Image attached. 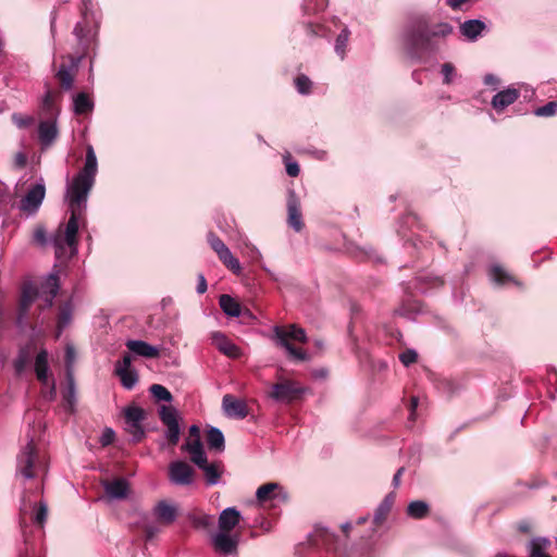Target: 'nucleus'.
I'll list each match as a JSON object with an SVG mask.
<instances>
[{
    "label": "nucleus",
    "mask_w": 557,
    "mask_h": 557,
    "mask_svg": "<svg viewBox=\"0 0 557 557\" xmlns=\"http://www.w3.org/2000/svg\"><path fill=\"white\" fill-rule=\"evenodd\" d=\"M453 33L448 23H438L433 27L423 15L408 18L401 26L398 40L406 55L414 61H422L426 57L440 51L438 39Z\"/></svg>",
    "instance_id": "f257e3e1"
},
{
    "label": "nucleus",
    "mask_w": 557,
    "mask_h": 557,
    "mask_svg": "<svg viewBox=\"0 0 557 557\" xmlns=\"http://www.w3.org/2000/svg\"><path fill=\"white\" fill-rule=\"evenodd\" d=\"M98 162L92 146L86 148L84 166L66 185L65 198L70 209L85 211L88 196L96 183Z\"/></svg>",
    "instance_id": "f03ea898"
},
{
    "label": "nucleus",
    "mask_w": 557,
    "mask_h": 557,
    "mask_svg": "<svg viewBox=\"0 0 557 557\" xmlns=\"http://www.w3.org/2000/svg\"><path fill=\"white\" fill-rule=\"evenodd\" d=\"M82 21L74 27V35L77 38L84 53H87L91 45L96 42L100 18L94 10L91 0H82Z\"/></svg>",
    "instance_id": "7ed1b4c3"
},
{
    "label": "nucleus",
    "mask_w": 557,
    "mask_h": 557,
    "mask_svg": "<svg viewBox=\"0 0 557 557\" xmlns=\"http://www.w3.org/2000/svg\"><path fill=\"white\" fill-rule=\"evenodd\" d=\"M274 338L276 341V344L281 347L285 348L288 355L298 360V361H306L308 360V355L306 351L296 348L290 341L299 342V343H306L307 342V335L302 327H299L295 324L289 325L287 329L282 326H275L274 330Z\"/></svg>",
    "instance_id": "20e7f679"
},
{
    "label": "nucleus",
    "mask_w": 557,
    "mask_h": 557,
    "mask_svg": "<svg viewBox=\"0 0 557 557\" xmlns=\"http://www.w3.org/2000/svg\"><path fill=\"white\" fill-rule=\"evenodd\" d=\"M309 541L313 546L323 547L327 553L326 557H351V552H349L346 545L342 543L341 539L326 527H317L310 535Z\"/></svg>",
    "instance_id": "39448f33"
},
{
    "label": "nucleus",
    "mask_w": 557,
    "mask_h": 557,
    "mask_svg": "<svg viewBox=\"0 0 557 557\" xmlns=\"http://www.w3.org/2000/svg\"><path fill=\"white\" fill-rule=\"evenodd\" d=\"M70 211L71 215L65 225V230L61 231L60 228L51 238L57 255H59L65 245L71 248L72 253H76L77 251L78 219L84 211L73 209H70Z\"/></svg>",
    "instance_id": "423d86ee"
},
{
    "label": "nucleus",
    "mask_w": 557,
    "mask_h": 557,
    "mask_svg": "<svg viewBox=\"0 0 557 557\" xmlns=\"http://www.w3.org/2000/svg\"><path fill=\"white\" fill-rule=\"evenodd\" d=\"M125 431L132 436L133 443L141 442L146 436L143 422L146 419V411L135 405L124 408Z\"/></svg>",
    "instance_id": "0eeeda50"
},
{
    "label": "nucleus",
    "mask_w": 557,
    "mask_h": 557,
    "mask_svg": "<svg viewBox=\"0 0 557 557\" xmlns=\"http://www.w3.org/2000/svg\"><path fill=\"white\" fill-rule=\"evenodd\" d=\"M39 465V456L37 448L34 444V438L29 437L27 444L22 448L21 453L17 456V467L16 471L24 479L30 480L34 479L35 468Z\"/></svg>",
    "instance_id": "6e6552de"
},
{
    "label": "nucleus",
    "mask_w": 557,
    "mask_h": 557,
    "mask_svg": "<svg viewBox=\"0 0 557 557\" xmlns=\"http://www.w3.org/2000/svg\"><path fill=\"white\" fill-rule=\"evenodd\" d=\"M158 414L162 424L166 426V431L164 433L165 438L171 446H176L181 435L177 409L173 406L162 405L158 409Z\"/></svg>",
    "instance_id": "1a4fd4ad"
},
{
    "label": "nucleus",
    "mask_w": 557,
    "mask_h": 557,
    "mask_svg": "<svg viewBox=\"0 0 557 557\" xmlns=\"http://www.w3.org/2000/svg\"><path fill=\"white\" fill-rule=\"evenodd\" d=\"M46 196V186L42 180L33 185L26 195L21 199L18 209L26 213L27 216L35 215Z\"/></svg>",
    "instance_id": "9d476101"
},
{
    "label": "nucleus",
    "mask_w": 557,
    "mask_h": 557,
    "mask_svg": "<svg viewBox=\"0 0 557 557\" xmlns=\"http://www.w3.org/2000/svg\"><path fill=\"white\" fill-rule=\"evenodd\" d=\"M208 243L212 250L218 255L220 261L234 274H239L242 271L240 263L237 258L231 252L228 247L214 233L208 234Z\"/></svg>",
    "instance_id": "9b49d317"
},
{
    "label": "nucleus",
    "mask_w": 557,
    "mask_h": 557,
    "mask_svg": "<svg viewBox=\"0 0 557 557\" xmlns=\"http://www.w3.org/2000/svg\"><path fill=\"white\" fill-rule=\"evenodd\" d=\"M305 389L295 381L284 380L272 386L270 396L278 403L290 404L301 397Z\"/></svg>",
    "instance_id": "f8f14e48"
},
{
    "label": "nucleus",
    "mask_w": 557,
    "mask_h": 557,
    "mask_svg": "<svg viewBox=\"0 0 557 557\" xmlns=\"http://www.w3.org/2000/svg\"><path fill=\"white\" fill-rule=\"evenodd\" d=\"M195 470L183 460H175L169 465V480L177 486H188L195 481Z\"/></svg>",
    "instance_id": "ddd939ff"
},
{
    "label": "nucleus",
    "mask_w": 557,
    "mask_h": 557,
    "mask_svg": "<svg viewBox=\"0 0 557 557\" xmlns=\"http://www.w3.org/2000/svg\"><path fill=\"white\" fill-rule=\"evenodd\" d=\"M256 497L260 504L267 502L286 503L288 493L278 483L269 482L258 487Z\"/></svg>",
    "instance_id": "4468645a"
},
{
    "label": "nucleus",
    "mask_w": 557,
    "mask_h": 557,
    "mask_svg": "<svg viewBox=\"0 0 557 557\" xmlns=\"http://www.w3.org/2000/svg\"><path fill=\"white\" fill-rule=\"evenodd\" d=\"M287 224L297 233L301 232L305 226L302 221L300 200L293 189L288 191L287 196Z\"/></svg>",
    "instance_id": "2eb2a0df"
},
{
    "label": "nucleus",
    "mask_w": 557,
    "mask_h": 557,
    "mask_svg": "<svg viewBox=\"0 0 557 557\" xmlns=\"http://www.w3.org/2000/svg\"><path fill=\"white\" fill-rule=\"evenodd\" d=\"M212 545L216 552L223 555H234L237 553L239 537L230 532L219 531L212 534Z\"/></svg>",
    "instance_id": "dca6fc26"
},
{
    "label": "nucleus",
    "mask_w": 557,
    "mask_h": 557,
    "mask_svg": "<svg viewBox=\"0 0 557 557\" xmlns=\"http://www.w3.org/2000/svg\"><path fill=\"white\" fill-rule=\"evenodd\" d=\"M222 409L226 417L232 419H245L249 411L245 400L236 398L231 394H226L222 398Z\"/></svg>",
    "instance_id": "f3484780"
},
{
    "label": "nucleus",
    "mask_w": 557,
    "mask_h": 557,
    "mask_svg": "<svg viewBox=\"0 0 557 557\" xmlns=\"http://www.w3.org/2000/svg\"><path fill=\"white\" fill-rule=\"evenodd\" d=\"M520 97V91L513 87H507L498 91L492 98L491 106L496 112H503L510 104L515 103Z\"/></svg>",
    "instance_id": "a211bd4d"
},
{
    "label": "nucleus",
    "mask_w": 557,
    "mask_h": 557,
    "mask_svg": "<svg viewBox=\"0 0 557 557\" xmlns=\"http://www.w3.org/2000/svg\"><path fill=\"white\" fill-rule=\"evenodd\" d=\"M460 34L469 41H475L487 30V25L479 18L467 20L459 26Z\"/></svg>",
    "instance_id": "6ab92c4d"
},
{
    "label": "nucleus",
    "mask_w": 557,
    "mask_h": 557,
    "mask_svg": "<svg viewBox=\"0 0 557 557\" xmlns=\"http://www.w3.org/2000/svg\"><path fill=\"white\" fill-rule=\"evenodd\" d=\"M242 520V513L235 507H227L219 515V531L231 532Z\"/></svg>",
    "instance_id": "aec40b11"
},
{
    "label": "nucleus",
    "mask_w": 557,
    "mask_h": 557,
    "mask_svg": "<svg viewBox=\"0 0 557 557\" xmlns=\"http://www.w3.org/2000/svg\"><path fill=\"white\" fill-rule=\"evenodd\" d=\"M103 488L107 496L111 499H124L129 492L128 482L123 479H114L113 481H104Z\"/></svg>",
    "instance_id": "412c9836"
},
{
    "label": "nucleus",
    "mask_w": 557,
    "mask_h": 557,
    "mask_svg": "<svg viewBox=\"0 0 557 557\" xmlns=\"http://www.w3.org/2000/svg\"><path fill=\"white\" fill-rule=\"evenodd\" d=\"M125 345L131 352L140 357L153 359L160 355L158 347L141 339H128Z\"/></svg>",
    "instance_id": "4be33fe9"
},
{
    "label": "nucleus",
    "mask_w": 557,
    "mask_h": 557,
    "mask_svg": "<svg viewBox=\"0 0 557 557\" xmlns=\"http://www.w3.org/2000/svg\"><path fill=\"white\" fill-rule=\"evenodd\" d=\"M198 468L203 472L207 485H216L220 483L221 475L224 471L222 461L208 462V459Z\"/></svg>",
    "instance_id": "5701e85b"
},
{
    "label": "nucleus",
    "mask_w": 557,
    "mask_h": 557,
    "mask_svg": "<svg viewBox=\"0 0 557 557\" xmlns=\"http://www.w3.org/2000/svg\"><path fill=\"white\" fill-rule=\"evenodd\" d=\"M395 499H396V493L394 491H392L377 505V507L374 511V516H373V523L375 525L379 527L385 522V520L387 519V517L394 506Z\"/></svg>",
    "instance_id": "b1692460"
},
{
    "label": "nucleus",
    "mask_w": 557,
    "mask_h": 557,
    "mask_svg": "<svg viewBox=\"0 0 557 557\" xmlns=\"http://www.w3.org/2000/svg\"><path fill=\"white\" fill-rule=\"evenodd\" d=\"M39 140L44 146H50L58 136V127L54 119L41 121L38 125Z\"/></svg>",
    "instance_id": "393cba45"
},
{
    "label": "nucleus",
    "mask_w": 557,
    "mask_h": 557,
    "mask_svg": "<svg viewBox=\"0 0 557 557\" xmlns=\"http://www.w3.org/2000/svg\"><path fill=\"white\" fill-rule=\"evenodd\" d=\"M207 446L209 450L221 454L225 450V437L216 426H209L206 431Z\"/></svg>",
    "instance_id": "a878e982"
},
{
    "label": "nucleus",
    "mask_w": 557,
    "mask_h": 557,
    "mask_svg": "<svg viewBox=\"0 0 557 557\" xmlns=\"http://www.w3.org/2000/svg\"><path fill=\"white\" fill-rule=\"evenodd\" d=\"M153 513H154L156 518L164 524L173 523L177 517L176 507L169 504L165 500H160L154 506Z\"/></svg>",
    "instance_id": "bb28decb"
},
{
    "label": "nucleus",
    "mask_w": 557,
    "mask_h": 557,
    "mask_svg": "<svg viewBox=\"0 0 557 557\" xmlns=\"http://www.w3.org/2000/svg\"><path fill=\"white\" fill-rule=\"evenodd\" d=\"M182 449L189 453L191 462L197 467L201 466V463H205V461L208 459L200 438L187 441L182 446Z\"/></svg>",
    "instance_id": "cd10ccee"
},
{
    "label": "nucleus",
    "mask_w": 557,
    "mask_h": 557,
    "mask_svg": "<svg viewBox=\"0 0 557 557\" xmlns=\"http://www.w3.org/2000/svg\"><path fill=\"white\" fill-rule=\"evenodd\" d=\"M490 278L496 286H505L512 283L517 286H521V283L517 281L510 273H508L502 265L493 264L490 269Z\"/></svg>",
    "instance_id": "c85d7f7f"
},
{
    "label": "nucleus",
    "mask_w": 557,
    "mask_h": 557,
    "mask_svg": "<svg viewBox=\"0 0 557 557\" xmlns=\"http://www.w3.org/2000/svg\"><path fill=\"white\" fill-rule=\"evenodd\" d=\"M35 373L37 376V380L46 384L48 382L49 377V362H48V351L46 349H41L36 358H35V364H34Z\"/></svg>",
    "instance_id": "c756f323"
},
{
    "label": "nucleus",
    "mask_w": 557,
    "mask_h": 557,
    "mask_svg": "<svg viewBox=\"0 0 557 557\" xmlns=\"http://www.w3.org/2000/svg\"><path fill=\"white\" fill-rule=\"evenodd\" d=\"M32 345L27 344L24 346H21L17 351L16 358L13 360V368L14 372L17 376H21L27 364L29 363L32 359Z\"/></svg>",
    "instance_id": "7c9ffc66"
},
{
    "label": "nucleus",
    "mask_w": 557,
    "mask_h": 557,
    "mask_svg": "<svg viewBox=\"0 0 557 557\" xmlns=\"http://www.w3.org/2000/svg\"><path fill=\"white\" fill-rule=\"evenodd\" d=\"M431 508L425 500L417 499L408 504L406 515L414 520H421L430 515Z\"/></svg>",
    "instance_id": "2f4dec72"
},
{
    "label": "nucleus",
    "mask_w": 557,
    "mask_h": 557,
    "mask_svg": "<svg viewBox=\"0 0 557 557\" xmlns=\"http://www.w3.org/2000/svg\"><path fill=\"white\" fill-rule=\"evenodd\" d=\"M66 387L62 393L63 400L67 407V409L73 410L76 404V385L75 379L72 370H69L66 375Z\"/></svg>",
    "instance_id": "473e14b6"
},
{
    "label": "nucleus",
    "mask_w": 557,
    "mask_h": 557,
    "mask_svg": "<svg viewBox=\"0 0 557 557\" xmlns=\"http://www.w3.org/2000/svg\"><path fill=\"white\" fill-rule=\"evenodd\" d=\"M219 305L227 317L238 318L242 314L240 305L231 295L222 294L219 297Z\"/></svg>",
    "instance_id": "72a5a7b5"
},
{
    "label": "nucleus",
    "mask_w": 557,
    "mask_h": 557,
    "mask_svg": "<svg viewBox=\"0 0 557 557\" xmlns=\"http://www.w3.org/2000/svg\"><path fill=\"white\" fill-rule=\"evenodd\" d=\"M550 540L545 536L532 539L528 544L529 557H542L550 546Z\"/></svg>",
    "instance_id": "f704fd0d"
},
{
    "label": "nucleus",
    "mask_w": 557,
    "mask_h": 557,
    "mask_svg": "<svg viewBox=\"0 0 557 557\" xmlns=\"http://www.w3.org/2000/svg\"><path fill=\"white\" fill-rule=\"evenodd\" d=\"M60 289L59 276L55 273H51L41 283L38 288L40 295L49 296L50 298H55Z\"/></svg>",
    "instance_id": "c9c22d12"
},
{
    "label": "nucleus",
    "mask_w": 557,
    "mask_h": 557,
    "mask_svg": "<svg viewBox=\"0 0 557 557\" xmlns=\"http://www.w3.org/2000/svg\"><path fill=\"white\" fill-rule=\"evenodd\" d=\"M73 109L77 115L88 113L94 109V101L86 92H78L73 99Z\"/></svg>",
    "instance_id": "e433bc0d"
},
{
    "label": "nucleus",
    "mask_w": 557,
    "mask_h": 557,
    "mask_svg": "<svg viewBox=\"0 0 557 557\" xmlns=\"http://www.w3.org/2000/svg\"><path fill=\"white\" fill-rule=\"evenodd\" d=\"M72 321V306L70 302H65L60 307L58 321H57V333L55 337L59 338L64 331V329Z\"/></svg>",
    "instance_id": "4c0bfd02"
},
{
    "label": "nucleus",
    "mask_w": 557,
    "mask_h": 557,
    "mask_svg": "<svg viewBox=\"0 0 557 557\" xmlns=\"http://www.w3.org/2000/svg\"><path fill=\"white\" fill-rule=\"evenodd\" d=\"M40 108H41L44 114L48 119L57 120V117L59 115V109H58L57 104L54 103L53 94L50 89H48L45 92L42 100H41Z\"/></svg>",
    "instance_id": "58836bf2"
},
{
    "label": "nucleus",
    "mask_w": 557,
    "mask_h": 557,
    "mask_svg": "<svg viewBox=\"0 0 557 557\" xmlns=\"http://www.w3.org/2000/svg\"><path fill=\"white\" fill-rule=\"evenodd\" d=\"M218 349L227 357H237L239 354L238 347L228 341L223 334L218 333L214 335Z\"/></svg>",
    "instance_id": "ea45409f"
},
{
    "label": "nucleus",
    "mask_w": 557,
    "mask_h": 557,
    "mask_svg": "<svg viewBox=\"0 0 557 557\" xmlns=\"http://www.w3.org/2000/svg\"><path fill=\"white\" fill-rule=\"evenodd\" d=\"M114 374L119 376L122 386L127 391L133 389L139 380L138 373L135 369L127 371L117 369Z\"/></svg>",
    "instance_id": "a19ab883"
},
{
    "label": "nucleus",
    "mask_w": 557,
    "mask_h": 557,
    "mask_svg": "<svg viewBox=\"0 0 557 557\" xmlns=\"http://www.w3.org/2000/svg\"><path fill=\"white\" fill-rule=\"evenodd\" d=\"M350 30L345 25L342 27L339 34L336 37L334 50L336 54L343 60L346 55V48L349 40Z\"/></svg>",
    "instance_id": "79ce46f5"
},
{
    "label": "nucleus",
    "mask_w": 557,
    "mask_h": 557,
    "mask_svg": "<svg viewBox=\"0 0 557 557\" xmlns=\"http://www.w3.org/2000/svg\"><path fill=\"white\" fill-rule=\"evenodd\" d=\"M189 520L195 529L210 532L214 527V517L210 515H191Z\"/></svg>",
    "instance_id": "37998d69"
},
{
    "label": "nucleus",
    "mask_w": 557,
    "mask_h": 557,
    "mask_svg": "<svg viewBox=\"0 0 557 557\" xmlns=\"http://www.w3.org/2000/svg\"><path fill=\"white\" fill-rule=\"evenodd\" d=\"M38 287L34 286L33 284L24 285L20 298V304L24 305V307H32V305L38 299Z\"/></svg>",
    "instance_id": "c03bdc74"
},
{
    "label": "nucleus",
    "mask_w": 557,
    "mask_h": 557,
    "mask_svg": "<svg viewBox=\"0 0 557 557\" xmlns=\"http://www.w3.org/2000/svg\"><path fill=\"white\" fill-rule=\"evenodd\" d=\"M304 24H305L306 33L308 36H311V37H314V36L329 37L330 36V30L324 25H322L318 22L308 21V22H304Z\"/></svg>",
    "instance_id": "a18cd8bd"
},
{
    "label": "nucleus",
    "mask_w": 557,
    "mask_h": 557,
    "mask_svg": "<svg viewBox=\"0 0 557 557\" xmlns=\"http://www.w3.org/2000/svg\"><path fill=\"white\" fill-rule=\"evenodd\" d=\"M327 0H304L302 11L305 15L322 12L326 9Z\"/></svg>",
    "instance_id": "49530a36"
},
{
    "label": "nucleus",
    "mask_w": 557,
    "mask_h": 557,
    "mask_svg": "<svg viewBox=\"0 0 557 557\" xmlns=\"http://www.w3.org/2000/svg\"><path fill=\"white\" fill-rule=\"evenodd\" d=\"M149 392L158 401L171 403L173 400L170 391L161 384H152L149 387Z\"/></svg>",
    "instance_id": "de8ad7c7"
},
{
    "label": "nucleus",
    "mask_w": 557,
    "mask_h": 557,
    "mask_svg": "<svg viewBox=\"0 0 557 557\" xmlns=\"http://www.w3.org/2000/svg\"><path fill=\"white\" fill-rule=\"evenodd\" d=\"M294 82H295V87L300 95H310L311 94L312 82L307 75L299 74L295 78Z\"/></svg>",
    "instance_id": "09e8293b"
},
{
    "label": "nucleus",
    "mask_w": 557,
    "mask_h": 557,
    "mask_svg": "<svg viewBox=\"0 0 557 557\" xmlns=\"http://www.w3.org/2000/svg\"><path fill=\"white\" fill-rule=\"evenodd\" d=\"M57 77L63 89L70 90L73 87V76L66 65L62 64L57 73Z\"/></svg>",
    "instance_id": "8fccbe9b"
},
{
    "label": "nucleus",
    "mask_w": 557,
    "mask_h": 557,
    "mask_svg": "<svg viewBox=\"0 0 557 557\" xmlns=\"http://www.w3.org/2000/svg\"><path fill=\"white\" fill-rule=\"evenodd\" d=\"M534 114L541 117L554 116L557 114V101H549L534 110Z\"/></svg>",
    "instance_id": "3c124183"
},
{
    "label": "nucleus",
    "mask_w": 557,
    "mask_h": 557,
    "mask_svg": "<svg viewBox=\"0 0 557 557\" xmlns=\"http://www.w3.org/2000/svg\"><path fill=\"white\" fill-rule=\"evenodd\" d=\"M441 73L443 75V84L450 85L456 76V67L453 63L446 62L442 64Z\"/></svg>",
    "instance_id": "603ef678"
},
{
    "label": "nucleus",
    "mask_w": 557,
    "mask_h": 557,
    "mask_svg": "<svg viewBox=\"0 0 557 557\" xmlns=\"http://www.w3.org/2000/svg\"><path fill=\"white\" fill-rule=\"evenodd\" d=\"M285 170L288 176L297 177L300 173V168L298 162L290 159L289 154L284 156Z\"/></svg>",
    "instance_id": "864d4df0"
},
{
    "label": "nucleus",
    "mask_w": 557,
    "mask_h": 557,
    "mask_svg": "<svg viewBox=\"0 0 557 557\" xmlns=\"http://www.w3.org/2000/svg\"><path fill=\"white\" fill-rule=\"evenodd\" d=\"M30 307H24V305H21L18 302V309H17V315L15 320V324L17 327L23 329L25 327L28 319V312Z\"/></svg>",
    "instance_id": "5fc2aeb1"
},
{
    "label": "nucleus",
    "mask_w": 557,
    "mask_h": 557,
    "mask_svg": "<svg viewBox=\"0 0 557 557\" xmlns=\"http://www.w3.org/2000/svg\"><path fill=\"white\" fill-rule=\"evenodd\" d=\"M48 516V506L45 502H40L34 516V522L42 525Z\"/></svg>",
    "instance_id": "6e6d98bb"
},
{
    "label": "nucleus",
    "mask_w": 557,
    "mask_h": 557,
    "mask_svg": "<svg viewBox=\"0 0 557 557\" xmlns=\"http://www.w3.org/2000/svg\"><path fill=\"white\" fill-rule=\"evenodd\" d=\"M418 359V354L414 349H406L399 355V360L405 367H409Z\"/></svg>",
    "instance_id": "4d7b16f0"
},
{
    "label": "nucleus",
    "mask_w": 557,
    "mask_h": 557,
    "mask_svg": "<svg viewBox=\"0 0 557 557\" xmlns=\"http://www.w3.org/2000/svg\"><path fill=\"white\" fill-rule=\"evenodd\" d=\"M133 357L129 352H124L121 359L115 363L114 372L117 369H123L125 371L133 370L132 368Z\"/></svg>",
    "instance_id": "13d9d810"
},
{
    "label": "nucleus",
    "mask_w": 557,
    "mask_h": 557,
    "mask_svg": "<svg viewBox=\"0 0 557 557\" xmlns=\"http://www.w3.org/2000/svg\"><path fill=\"white\" fill-rule=\"evenodd\" d=\"M115 440V432L111 428H106L100 436L101 446L106 447L111 445Z\"/></svg>",
    "instance_id": "bf43d9fd"
},
{
    "label": "nucleus",
    "mask_w": 557,
    "mask_h": 557,
    "mask_svg": "<svg viewBox=\"0 0 557 557\" xmlns=\"http://www.w3.org/2000/svg\"><path fill=\"white\" fill-rule=\"evenodd\" d=\"M75 357H76V352H75V349L73 346H70L67 345L66 348H65V374L67 373L69 370H72V366H73V362L75 360Z\"/></svg>",
    "instance_id": "052dcab7"
},
{
    "label": "nucleus",
    "mask_w": 557,
    "mask_h": 557,
    "mask_svg": "<svg viewBox=\"0 0 557 557\" xmlns=\"http://www.w3.org/2000/svg\"><path fill=\"white\" fill-rule=\"evenodd\" d=\"M443 391L448 395L451 396L455 393L459 391L458 384L449 379H445L441 382Z\"/></svg>",
    "instance_id": "680f3d73"
},
{
    "label": "nucleus",
    "mask_w": 557,
    "mask_h": 557,
    "mask_svg": "<svg viewBox=\"0 0 557 557\" xmlns=\"http://www.w3.org/2000/svg\"><path fill=\"white\" fill-rule=\"evenodd\" d=\"M34 239L41 246H45L48 243L47 232L44 226L36 227L34 232Z\"/></svg>",
    "instance_id": "e2e57ef3"
},
{
    "label": "nucleus",
    "mask_w": 557,
    "mask_h": 557,
    "mask_svg": "<svg viewBox=\"0 0 557 557\" xmlns=\"http://www.w3.org/2000/svg\"><path fill=\"white\" fill-rule=\"evenodd\" d=\"M483 83L486 86H491V87H493L494 90H496L500 85V79L495 74L488 73L484 76Z\"/></svg>",
    "instance_id": "0e129e2a"
},
{
    "label": "nucleus",
    "mask_w": 557,
    "mask_h": 557,
    "mask_svg": "<svg viewBox=\"0 0 557 557\" xmlns=\"http://www.w3.org/2000/svg\"><path fill=\"white\" fill-rule=\"evenodd\" d=\"M159 528L154 524H146L144 527L145 537L147 541H151L158 533Z\"/></svg>",
    "instance_id": "69168bd1"
},
{
    "label": "nucleus",
    "mask_w": 557,
    "mask_h": 557,
    "mask_svg": "<svg viewBox=\"0 0 557 557\" xmlns=\"http://www.w3.org/2000/svg\"><path fill=\"white\" fill-rule=\"evenodd\" d=\"M38 299L41 300V304H39V306H38L40 310H46V309L51 308L53 305V300H54V298H50L49 296L40 295V294H39Z\"/></svg>",
    "instance_id": "338daca9"
},
{
    "label": "nucleus",
    "mask_w": 557,
    "mask_h": 557,
    "mask_svg": "<svg viewBox=\"0 0 557 557\" xmlns=\"http://www.w3.org/2000/svg\"><path fill=\"white\" fill-rule=\"evenodd\" d=\"M197 278H198V284H197L196 290L198 294H205L208 288L206 277L202 273H200V274H198Z\"/></svg>",
    "instance_id": "774afa93"
}]
</instances>
